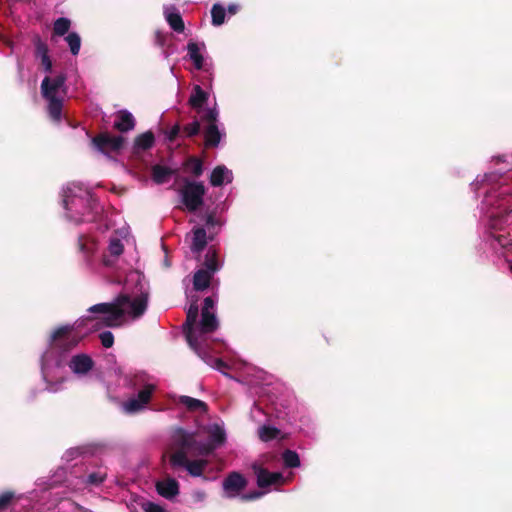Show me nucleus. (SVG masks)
Here are the masks:
<instances>
[{
	"instance_id": "3",
	"label": "nucleus",
	"mask_w": 512,
	"mask_h": 512,
	"mask_svg": "<svg viewBox=\"0 0 512 512\" xmlns=\"http://www.w3.org/2000/svg\"><path fill=\"white\" fill-rule=\"evenodd\" d=\"M219 112L217 108H206L201 115V122L205 124L203 129L205 148H216L219 146L222 133L218 127Z\"/></svg>"
},
{
	"instance_id": "19",
	"label": "nucleus",
	"mask_w": 512,
	"mask_h": 512,
	"mask_svg": "<svg viewBox=\"0 0 512 512\" xmlns=\"http://www.w3.org/2000/svg\"><path fill=\"white\" fill-rule=\"evenodd\" d=\"M177 173L176 169L169 168L167 166L155 164L151 168V178L156 184H164Z\"/></svg>"
},
{
	"instance_id": "5",
	"label": "nucleus",
	"mask_w": 512,
	"mask_h": 512,
	"mask_svg": "<svg viewBox=\"0 0 512 512\" xmlns=\"http://www.w3.org/2000/svg\"><path fill=\"white\" fill-rule=\"evenodd\" d=\"M252 471L256 477V485L260 490L269 492L271 487H278L284 483V477L281 472H271L268 468L253 463Z\"/></svg>"
},
{
	"instance_id": "32",
	"label": "nucleus",
	"mask_w": 512,
	"mask_h": 512,
	"mask_svg": "<svg viewBox=\"0 0 512 512\" xmlns=\"http://www.w3.org/2000/svg\"><path fill=\"white\" fill-rule=\"evenodd\" d=\"M188 53L190 56V59H192L196 69L200 70L203 67L204 58L200 54L199 46L196 42L190 41L188 43Z\"/></svg>"
},
{
	"instance_id": "48",
	"label": "nucleus",
	"mask_w": 512,
	"mask_h": 512,
	"mask_svg": "<svg viewBox=\"0 0 512 512\" xmlns=\"http://www.w3.org/2000/svg\"><path fill=\"white\" fill-rule=\"evenodd\" d=\"M180 131H182V128L180 127V125L177 123L175 124L171 130H169L168 134H167V139L170 141V142H174L176 140V138L179 136L180 134Z\"/></svg>"
},
{
	"instance_id": "13",
	"label": "nucleus",
	"mask_w": 512,
	"mask_h": 512,
	"mask_svg": "<svg viewBox=\"0 0 512 512\" xmlns=\"http://www.w3.org/2000/svg\"><path fill=\"white\" fill-rule=\"evenodd\" d=\"M197 327L199 340H204V335L215 332L219 327L218 319L213 311H201V320Z\"/></svg>"
},
{
	"instance_id": "34",
	"label": "nucleus",
	"mask_w": 512,
	"mask_h": 512,
	"mask_svg": "<svg viewBox=\"0 0 512 512\" xmlns=\"http://www.w3.org/2000/svg\"><path fill=\"white\" fill-rule=\"evenodd\" d=\"M107 474L103 471H93L86 475V479L83 480V483L88 486L98 487L106 480Z\"/></svg>"
},
{
	"instance_id": "49",
	"label": "nucleus",
	"mask_w": 512,
	"mask_h": 512,
	"mask_svg": "<svg viewBox=\"0 0 512 512\" xmlns=\"http://www.w3.org/2000/svg\"><path fill=\"white\" fill-rule=\"evenodd\" d=\"M210 363H215V365H213L212 368H215L216 370L224 374H226L224 370L229 368L228 364L224 362L221 358H217V360H212L210 361Z\"/></svg>"
},
{
	"instance_id": "44",
	"label": "nucleus",
	"mask_w": 512,
	"mask_h": 512,
	"mask_svg": "<svg viewBox=\"0 0 512 512\" xmlns=\"http://www.w3.org/2000/svg\"><path fill=\"white\" fill-rule=\"evenodd\" d=\"M225 442V433L221 429H217L213 433L210 434V442L217 445H222Z\"/></svg>"
},
{
	"instance_id": "15",
	"label": "nucleus",
	"mask_w": 512,
	"mask_h": 512,
	"mask_svg": "<svg viewBox=\"0 0 512 512\" xmlns=\"http://www.w3.org/2000/svg\"><path fill=\"white\" fill-rule=\"evenodd\" d=\"M34 55L36 58L41 59V65L46 73L52 72V60L49 57L48 45L40 38V36L34 37Z\"/></svg>"
},
{
	"instance_id": "28",
	"label": "nucleus",
	"mask_w": 512,
	"mask_h": 512,
	"mask_svg": "<svg viewBox=\"0 0 512 512\" xmlns=\"http://www.w3.org/2000/svg\"><path fill=\"white\" fill-rule=\"evenodd\" d=\"M204 340H199V336L195 337V343H188L189 346L193 351L196 352V354L210 367H213L215 363H210L212 360H217L216 357L212 356L210 353L207 352L206 349L202 346V342Z\"/></svg>"
},
{
	"instance_id": "21",
	"label": "nucleus",
	"mask_w": 512,
	"mask_h": 512,
	"mask_svg": "<svg viewBox=\"0 0 512 512\" xmlns=\"http://www.w3.org/2000/svg\"><path fill=\"white\" fill-rule=\"evenodd\" d=\"M207 100L208 94L202 89L200 85H195L193 88V93L189 99L190 107L200 113Z\"/></svg>"
},
{
	"instance_id": "8",
	"label": "nucleus",
	"mask_w": 512,
	"mask_h": 512,
	"mask_svg": "<svg viewBox=\"0 0 512 512\" xmlns=\"http://www.w3.org/2000/svg\"><path fill=\"white\" fill-rule=\"evenodd\" d=\"M248 480L239 471L229 472L222 482L223 492L226 497L234 498L241 495V492L246 489Z\"/></svg>"
},
{
	"instance_id": "18",
	"label": "nucleus",
	"mask_w": 512,
	"mask_h": 512,
	"mask_svg": "<svg viewBox=\"0 0 512 512\" xmlns=\"http://www.w3.org/2000/svg\"><path fill=\"white\" fill-rule=\"evenodd\" d=\"M134 127L135 119L128 110L122 109L116 113L115 130H118L120 133H127V131H132Z\"/></svg>"
},
{
	"instance_id": "2",
	"label": "nucleus",
	"mask_w": 512,
	"mask_h": 512,
	"mask_svg": "<svg viewBox=\"0 0 512 512\" xmlns=\"http://www.w3.org/2000/svg\"><path fill=\"white\" fill-rule=\"evenodd\" d=\"M181 203L189 212L197 211L204 203L206 188L201 181L183 179V185L178 190Z\"/></svg>"
},
{
	"instance_id": "39",
	"label": "nucleus",
	"mask_w": 512,
	"mask_h": 512,
	"mask_svg": "<svg viewBox=\"0 0 512 512\" xmlns=\"http://www.w3.org/2000/svg\"><path fill=\"white\" fill-rule=\"evenodd\" d=\"M216 446L214 443H202L196 440V445L193 448L192 453L200 456H207L215 450Z\"/></svg>"
},
{
	"instance_id": "51",
	"label": "nucleus",
	"mask_w": 512,
	"mask_h": 512,
	"mask_svg": "<svg viewBox=\"0 0 512 512\" xmlns=\"http://www.w3.org/2000/svg\"><path fill=\"white\" fill-rule=\"evenodd\" d=\"M218 224L217 220L213 216V214H208L206 216V226L207 227H214Z\"/></svg>"
},
{
	"instance_id": "54",
	"label": "nucleus",
	"mask_w": 512,
	"mask_h": 512,
	"mask_svg": "<svg viewBox=\"0 0 512 512\" xmlns=\"http://www.w3.org/2000/svg\"><path fill=\"white\" fill-rule=\"evenodd\" d=\"M510 271L512 272V266H510Z\"/></svg>"
},
{
	"instance_id": "53",
	"label": "nucleus",
	"mask_w": 512,
	"mask_h": 512,
	"mask_svg": "<svg viewBox=\"0 0 512 512\" xmlns=\"http://www.w3.org/2000/svg\"><path fill=\"white\" fill-rule=\"evenodd\" d=\"M77 509H78V511H80V512H93V511H91V510H89V509H87V508H84V507H82V506H78V508H77Z\"/></svg>"
},
{
	"instance_id": "22",
	"label": "nucleus",
	"mask_w": 512,
	"mask_h": 512,
	"mask_svg": "<svg viewBox=\"0 0 512 512\" xmlns=\"http://www.w3.org/2000/svg\"><path fill=\"white\" fill-rule=\"evenodd\" d=\"M511 212L512 207L508 205V207L504 210V214L493 215L490 217V222H488V229H490L491 235L503 229V227L508 223V215Z\"/></svg>"
},
{
	"instance_id": "50",
	"label": "nucleus",
	"mask_w": 512,
	"mask_h": 512,
	"mask_svg": "<svg viewBox=\"0 0 512 512\" xmlns=\"http://www.w3.org/2000/svg\"><path fill=\"white\" fill-rule=\"evenodd\" d=\"M215 307V300L212 297H206L203 300V305L201 311H213Z\"/></svg>"
},
{
	"instance_id": "20",
	"label": "nucleus",
	"mask_w": 512,
	"mask_h": 512,
	"mask_svg": "<svg viewBox=\"0 0 512 512\" xmlns=\"http://www.w3.org/2000/svg\"><path fill=\"white\" fill-rule=\"evenodd\" d=\"M165 18L174 32L183 33L184 22L179 11L174 6L165 8Z\"/></svg>"
},
{
	"instance_id": "7",
	"label": "nucleus",
	"mask_w": 512,
	"mask_h": 512,
	"mask_svg": "<svg viewBox=\"0 0 512 512\" xmlns=\"http://www.w3.org/2000/svg\"><path fill=\"white\" fill-rule=\"evenodd\" d=\"M125 139L121 135H112L102 132L92 139L94 147L103 154L118 153L124 145Z\"/></svg>"
},
{
	"instance_id": "36",
	"label": "nucleus",
	"mask_w": 512,
	"mask_h": 512,
	"mask_svg": "<svg viewBox=\"0 0 512 512\" xmlns=\"http://www.w3.org/2000/svg\"><path fill=\"white\" fill-rule=\"evenodd\" d=\"M71 21L66 17L57 18L53 24V34L63 36L69 32Z\"/></svg>"
},
{
	"instance_id": "12",
	"label": "nucleus",
	"mask_w": 512,
	"mask_h": 512,
	"mask_svg": "<svg viewBox=\"0 0 512 512\" xmlns=\"http://www.w3.org/2000/svg\"><path fill=\"white\" fill-rule=\"evenodd\" d=\"M199 316V307L196 301L192 302L188 312H186V323L183 324V332L186 335L188 343H195L197 335L196 323Z\"/></svg>"
},
{
	"instance_id": "31",
	"label": "nucleus",
	"mask_w": 512,
	"mask_h": 512,
	"mask_svg": "<svg viewBox=\"0 0 512 512\" xmlns=\"http://www.w3.org/2000/svg\"><path fill=\"white\" fill-rule=\"evenodd\" d=\"M282 461L286 468H298L300 466V458L296 451L285 449L282 453Z\"/></svg>"
},
{
	"instance_id": "25",
	"label": "nucleus",
	"mask_w": 512,
	"mask_h": 512,
	"mask_svg": "<svg viewBox=\"0 0 512 512\" xmlns=\"http://www.w3.org/2000/svg\"><path fill=\"white\" fill-rule=\"evenodd\" d=\"M207 245L206 231L204 228L193 229V240L191 245L192 253L199 254L202 252Z\"/></svg>"
},
{
	"instance_id": "4",
	"label": "nucleus",
	"mask_w": 512,
	"mask_h": 512,
	"mask_svg": "<svg viewBox=\"0 0 512 512\" xmlns=\"http://www.w3.org/2000/svg\"><path fill=\"white\" fill-rule=\"evenodd\" d=\"M73 327L63 325L57 327L50 336V346L63 352L70 351L79 343V338L72 335Z\"/></svg>"
},
{
	"instance_id": "43",
	"label": "nucleus",
	"mask_w": 512,
	"mask_h": 512,
	"mask_svg": "<svg viewBox=\"0 0 512 512\" xmlns=\"http://www.w3.org/2000/svg\"><path fill=\"white\" fill-rule=\"evenodd\" d=\"M99 339L101 341V345L106 349L112 348L114 345V334L110 331H104L100 333Z\"/></svg>"
},
{
	"instance_id": "35",
	"label": "nucleus",
	"mask_w": 512,
	"mask_h": 512,
	"mask_svg": "<svg viewBox=\"0 0 512 512\" xmlns=\"http://www.w3.org/2000/svg\"><path fill=\"white\" fill-rule=\"evenodd\" d=\"M184 166L186 168H190L192 174L196 178L200 177L203 173V161L201 159H199L198 157L190 156L184 162Z\"/></svg>"
},
{
	"instance_id": "45",
	"label": "nucleus",
	"mask_w": 512,
	"mask_h": 512,
	"mask_svg": "<svg viewBox=\"0 0 512 512\" xmlns=\"http://www.w3.org/2000/svg\"><path fill=\"white\" fill-rule=\"evenodd\" d=\"M266 493H267V491H264V490L247 492L246 494H241V500L244 502L253 501V500H256V499L262 497Z\"/></svg>"
},
{
	"instance_id": "52",
	"label": "nucleus",
	"mask_w": 512,
	"mask_h": 512,
	"mask_svg": "<svg viewBox=\"0 0 512 512\" xmlns=\"http://www.w3.org/2000/svg\"><path fill=\"white\" fill-rule=\"evenodd\" d=\"M237 9H239V7L237 5H229L228 6V12L230 14L237 13Z\"/></svg>"
},
{
	"instance_id": "26",
	"label": "nucleus",
	"mask_w": 512,
	"mask_h": 512,
	"mask_svg": "<svg viewBox=\"0 0 512 512\" xmlns=\"http://www.w3.org/2000/svg\"><path fill=\"white\" fill-rule=\"evenodd\" d=\"M48 101V113L55 122L61 121V112L63 111V100L58 97L45 98Z\"/></svg>"
},
{
	"instance_id": "47",
	"label": "nucleus",
	"mask_w": 512,
	"mask_h": 512,
	"mask_svg": "<svg viewBox=\"0 0 512 512\" xmlns=\"http://www.w3.org/2000/svg\"><path fill=\"white\" fill-rule=\"evenodd\" d=\"M491 236L502 248H507L509 245H511V239L508 235L493 233Z\"/></svg>"
},
{
	"instance_id": "17",
	"label": "nucleus",
	"mask_w": 512,
	"mask_h": 512,
	"mask_svg": "<svg viewBox=\"0 0 512 512\" xmlns=\"http://www.w3.org/2000/svg\"><path fill=\"white\" fill-rule=\"evenodd\" d=\"M156 492L166 499H172L176 495H179V483L174 478H167L162 481H157Z\"/></svg>"
},
{
	"instance_id": "10",
	"label": "nucleus",
	"mask_w": 512,
	"mask_h": 512,
	"mask_svg": "<svg viewBox=\"0 0 512 512\" xmlns=\"http://www.w3.org/2000/svg\"><path fill=\"white\" fill-rule=\"evenodd\" d=\"M172 444L176 448L175 452H182L187 456V454L192 453L196 445L195 433L177 427L172 434Z\"/></svg>"
},
{
	"instance_id": "40",
	"label": "nucleus",
	"mask_w": 512,
	"mask_h": 512,
	"mask_svg": "<svg viewBox=\"0 0 512 512\" xmlns=\"http://www.w3.org/2000/svg\"><path fill=\"white\" fill-rule=\"evenodd\" d=\"M66 41L69 44L70 51L72 55L76 56L79 53L80 45H81V39L78 33H70L66 36Z\"/></svg>"
},
{
	"instance_id": "37",
	"label": "nucleus",
	"mask_w": 512,
	"mask_h": 512,
	"mask_svg": "<svg viewBox=\"0 0 512 512\" xmlns=\"http://www.w3.org/2000/svg\"><path fill=\"white\" fill-rule=\"evenodd\" d=\"M201 119L195 118L192 123L186 124L182 127V134L186 138H192L198 135L201 131Z\"/></svg>"
},
{
	"instance_id": "16",
	"label": "nucleus",
	"mask_w": 512,
	"mask_h": 512,
	"mask_svg": "<svg viewBox=\"0 0 512 512\" xmlns=\"http://www.w3.org/2000/svg\"><path fill=\"white\" fill-rule=\"evenodd\" d=\"M93 367V359L84 353L74 355L69 362V368L72 372L77 374H86L92 370Z\"/></svg>"
},
{
	"instance_id": "24",
	"label": "nucleus",
	"mask_w": 512,
	"mask_h": 512,
	"mask_svg": "<svg viewBox=\"0 0 512 512\" xmlns=\"http://www.w3.org/2000/svg\"><path fill=\"white\" fill-rule=\"evenodd\" d=\"M179 403L184 405L190 412L201 411L205 413L208 410V406L204 401L191 396H179Z\"/></svg>"
},
{
	"instance_id": "1",
	"label": "nucleus",
	"mask_w": 512,
	"mask_h": 512,
	"mask_svg": "<svg viewBox=\"0 0 512 512\" xmlns=\"http://www.w3.org/2000/svg\"><path fill=\"white\" fill-rule=\"evenodd\" d=\"M148 307V293H141L132 298L128 294H120L112 302H101L92 305L90 313H100L103 316L99 319L100 324L106 327H118L127 314L132 319L141 318Z\"/></svg>"
},
{
	"instance_id": "9",
	"label": "nucleus",
	"mask_w": 512,
	"mask_h": 512,
	"mask_svg": "<svg viewBox=\"0 0 512 512\" xmlns=\"http://www.w3.org/2000/svg\"><path fill=\"white\" fill-rule=\"evenodd\" d=\"M170 463L173 467L186 468V471H188L194 477L201 476L207 466L206 460L200 459L190 461L182 452H174L170 456Z\"/></svg>"
},
{
	"instance_id": "38",
	"label": "nucleus",
	"mask_w": 512,
	"mask_h": 512,
	"mask_svg": "<svg viewBox=\"0 0 512 512\" xmlns=\"http://www.w3.org/2000/svg\"><path fill=\"white\" fill-rule=\"evenodd\" d=\"M210 13H212V25L221 26L224 23L226 11L222 5H213Z\"/></svg>"
},
{
	"instance_id": "46",
	"label": "nucleus",
	"mask_w": 512,
	"mask_h": 512,
	"mask_svg": "<svg viewBox=\"0 0 512 512\" xmlns=\"http://www.w3.org/2000/svg\"><path fill=\"white\" fill-rule=\"evenodd\" d=\"M142 509L144 512H167L164 507L151 501L144 503Z\"/></svg>"
},
{
	"instance_id": "23",
	"label": "nucleus",
	"mask_w": 512,
	"mask_h": 512,
	"mask_svg": "<svg viewBox=\"0 0 512 512\" xmlns=\"http://www.w3.org/2000/svg\"><path fill=\"white\" fill-rule=\"evenodd\" d=\"M213 278V273L207 272L204 269H199L193 276V287L196 291H204L210 285Z\"/></svg>"
},
{
	"instance_id": "29",
	"label": "nucleus",
	"mask_w": 512,
	"mask_h": 512,
	"mask_svg": "<svg viewBox=\"0 0 512 512\" xmlns=\"http://www.w3.org/2000/svg\"><path fill=\"white\" fill-rule=\"evenodd\" d=\"M203 266L204 270L212 274H215L219 270L218 256L215 249L209 248L206 251Z\"/></svg>"
},
{
	"instance_id": "27",
	"label": "nucleus",
	"mask_w": 512,
	"mask_h": 512,
	"mask_svg": "<svg viewBox=\"0 0 512 512\" xmlns=\"http://www.w3.org/2000/svg\"><path fill=\"white\" fill-rule=\"evenodd\" d=\"M154 134L151 130L147 132H143L139 134L136 139H134V148L147 151L154 145Z\"/></svg>"
},
{
	"instance_id": "41",
	"label": "nucleus",
	"mask_w": 512,
	"mask_h": 512,
	"mask_svg": "<svg viewBox=\"0 0 512 512\" xmlns=\"http://www.w3.org/2000/svg\"><path fill=\"white\" fill-rule=\"evenodd\" d=\"M15 498V492L7 491L0 495V512L8 509Z\"/></svg>"
},
{
	"instance_id": "6",
	"label": "nucleus",
	"mask_w": 512,
	"mask_h": 512,
	"mask_svg": "<svg viewBox=\"0 0 512 512\" xmlns=\"http://www.w3.org/2000/svg\"><path fill=\"white\" fill-rule=\"evenodd\" d=\"M95 201L91 197L86 198H69L64 201L65 208L69 213V217L80 224L85 221V217L93 210Z\"/></svg>"
},
{
	"instance_id": "14",
	"label": "nucleus",
	"mask_w": 512,
	"mask_h": 512,
	"mask_svg": "<svg viewBox=\"0 0 512 512\" xmlns=\"http://www.w3.org/2000/svg\"><path fill=\"white\" fill-rule=\"evenodd\" d=\"M66 75H57L54 79L46 76L41 83V92L43 98L57 97L56 94L66 83Z\"/></svg>"
},
{
	"instance_id": "33",
	"label": "nucleus",
	"mask_w": 512,
	"mask_h": 512,
	"mask_svg": "<svg viewBox=\"0 0 512 512\" xmlns=\"http://www.w3.org/2000/svg\"><path fill=\"white\" fill-rule=\"evenodd\" d=\"M280 430L276 427L264 425L258 429V436L262 442H270L278 437Z\"/></svg>"
},
{
	"instance_id": "42",
	"label": "nucleus",
	"mask_w": 512,
	"mask_h": 512,
	"mask_svg": "<svg viewBox=\"0 0 512 512\" xmlns=\"http://www.w3.org/2000/svg\"><path fill=\"white\" fill-rule=\"evenodd\" d=\"M124 246L120 239H112L109 242L108 252L114 256H119L123 253Z\"/></svg>"
},
{
	"instance_id": "11",
	"label": "nucleus",
	"mask_w": 512,
	"mask_h": 512,
	"mask_svg": "<svg viewBox=\"0 0 512 512\" xmlns=\"http://www.w3.org/2000/svg\"><path fill=\"white\" fill-rule=\"evenodd\" d=\"M154 390V385H145V387L138 393V395H136V397L130 398L125 402V411L128 413H136L142 410L144 406L149 403Z\"/></svg>"
},
{
	"instance_id": "30",
	"label": "nucleus",
	"mask_w": 512,
	"mask_h": 512,
	"mask_svg": "<svg viewBox=\"0 0 512 512\" xmlns=\"http://www.w3.org/2000/svg\"><path fill=\"white\" fill-rule=\"evenodd\" d=\"M228 175H230L229 170L224 165H218L214 168L212 174H210V184L215 187L222 186Z\"/></svg>"
}]
</instances>
